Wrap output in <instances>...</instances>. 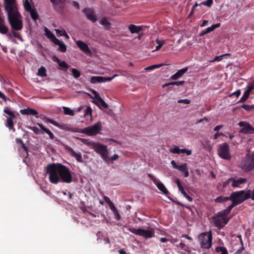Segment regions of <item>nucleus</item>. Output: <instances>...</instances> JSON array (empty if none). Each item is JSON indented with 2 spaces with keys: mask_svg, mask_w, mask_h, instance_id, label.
I'll return each instance as SVG.
<instances>
[{
  "mask_svg": "<svg viewBox=\"0 0 254 254\" xmlns=\"http://www.w3.org/2000/svg\"><path fill=\"white\" fill-rule=\"evenodd\" d=\"M45 171L49 176L50 182L53 184H69L72 182V176L69 168L62 164H49L45 167Z\"/></svg>",
  "mask_w": 254,
  "mask_h": 254,
  "instance_id": "f257e3e1",
  "label": "nucleus"
},
{
  "mask_svg": "<svg viewBox=\"0 0 254 254\" xmlns=\"http://www.w3.org/2000/svg\"><path fill=\"white\" fill-rule=\"evenodd\" d=\"M4 7L7 13V19L11 29L19 31L22 29V16L19 12L16 0H3Z\"/></svg>",
  "mask_w": 254,
  "mask_h": 254,
  "instance_id": "f03ea898",
  "label": "nucleus"
},
{
  "mask_svg": "<svg viewBox=\"0 0 254 254\" xmlns=\"http://www.w3.org/2000/svg\"><path fill=\"white\" fill-rule=\"evenodd\" d=\"M82 142L85 144H87L92 146V148L95 152L99 154L102 158L106 162H109V158L108 157L109 151L107 146L100 143L94 142H88L87 139H80Z\"/></svg>",
  "mask_w": 254,
  "mask_h": 254,
  "instance_id": "7ed1b4c3",
  "label": "nucleus"
},
{
  "mask_svg": "<svg viewBox=\"0 0 254 254\" xmlns=\"http://www.w3.org/2000/svg\"><path fill=\"white\" fill-rule=\"evenodd\" d=\"M251 190H249L247 192L244 190L233 192L231 194V198L232 202L238 205L250 197Z\"/></svg>",
  "mask_w": 254,
  "mask_h": 254,
  "instance_id": "20e7f679",
  "label": "nucleus"
},
{
  "mask_svg": "<svg viewBox=\"0 0 254 254\" xmlns=\"http://www.w3.org/2000/svg\"><path fill=\"white\" fill-rule=\"evenodd\" d=\"M198 239L202 248L208 249L211 247L212 240L211 231L201 233L199 235Z\"/></svg>",
  "mask_w": 254,
  "mask_h": 254,
  "instance_id": "39448f33",
  "label": "nucleus"
},
{
  "mask_svg": "<svg viewBox=\"0 0 254 254\" xmlns=\"http://www.w3.org/2000/svg\"><path fill=\"white\" fill-rule=\"evenodd\" d=\"M101 128V123L98 122L93 126L83 128L80 132L86 134L89 136L94 135L99 133Z\"/></svg>",
  "mask_w": 254,
  "mask_h": 254,
  "instance_id": "423d86ee",
  "label": "nucleus"
},
{
  "mask_svg": "<svg viewBox=\"0 0 254 254\" xmlns=\"http://www.w3.org/2000/svg\"><path fill=\"white\" fill-rule=\"evenodd\" d=\"M209 219L211 224L218 230L222 228V211L218 212Z\"/></svg>",
  "mask_w": 254,
  "mask_h": 254,
  "instance_id": "0eeeda50",
  "label": "nucleus"
},
{
  "mask_svg": "<svg viewBox=\"0 0 254 254\" xmlns=\"http://www.w3.org/2000/svg\"><path fill=\"white\" fill-rule=\"evenodd\" d=\"M148 177L151 181H152L154 184L157 186L158 189L164 194L167 195L170 193L164 184L162 183L160 180L157 179L154 175L151 174H148Z\"/></svg>",
  "mask_w": 254,
  "mask_h": 254,
  "instance_id": "6e6552de",
  "label": "nucleus"
},
{
  "mask_svg": "<svg viewBox=\"0 0 254 254\" xmlns=\"http://www.w3.org/2000/svg\"><path fill=\"white\" fill-rule=\"evenodd\" d=\"M238 126L242 127L240 133L243 134L254 133V127H253L248 122L242 121L238 123Z\"/></svg>",
  "mask_w": 254,
  "mask_h": 254,
  "instance_id": "1a4fd4ad",
  "label": "nucleus"
},
{
  "mask_svg": "<svg viewBox=\"0 0 254 254\" xmlns=\"http://www.w3.org/2000/svg\"><path fill=\"white\" fill-rule=\"evenodd\" d=\"M82 12L85 14L87 18L92 22H95L97 21V17L92 9L88 7L85 8L82 10Z\"/></svg>",
  "mask_w": 254,
  "mask_h": 254,
  "instance_id": "9d476101",
  "label": "nucleus"
},
{
  "mask_svg": "<svg viewBox=\"0 0 254 254\" xmlns=\"http://www.w3.org/2000/svg\"><path fill=\"white\" fill-rule=\"evenodd\" d=\"M47 122L49 123L54 125L55 126H56L61 129L65 130L66 131H69L70 130V127L67 124H60V123H58L57 122H56L54 120H53L52 119H48L47 120Z\"/></svg>",
  "mask_w": 254,
  "mask_h": 254,
  "instance_id": "9b49d317",
  "label": "nucleus"
},
{
  "mask_svg": "<svg viewBox=\"0 0 254 254\" xmlns=\"http://www.w3.org/2000/svg\"><path fill=\"white\" fill-rule=\"evenodd\" d=\"M138 236H142L146 239L152 238L154 236V232L152 230L140 228Z\"/></svg>",
  "mask_w": 254,
  "mask_h": 254,
  "instance_id": "f8f14e48",
  "label": "nucleus"
},
{
  "mask_svg": "<svg viewBox=\"0 0 254 254\" xmlns=\"http://www.w3.org/2000/svg\"><path fill=\"white\" fill-rule=\"evenodd\" d=\"M76 44L79 48L85 53L89 54L91 53V51L87 44L82 41H77Z\"/></svg>",
  "mask_w": 254,
  "mask_h": 254,
  "instance_id": "ddd939ff",
  "label": "nucleus"
},
{
  "mask_svg": "<svg viewBox=\"0 0 254 254\" xmlns=\"http://www.w3.org/2000/svg\"><path fill=\"white\" fill-rule=\"evenodd\" d=\"M52 59L53 61L57 62L59 64L61 69L66 71V70L68 68L69 66L64 61H62L56 56H54Z\"/></svg>",
  "mask_w": 254,
  "mask_h": 254,
  "instance_id": "4468645a",
  "label": "nucleus"
},
{
  "mask_svg": "<svg viewBox=\"0 0 254 254\" xmlns=\"http://www.w3.org/2000/svg\"><path fill=\"white\" fill-rule=\"evenodd\" d=\"M176 183L177 185V186L179 188V190L181 192V193L183 194L184 196L186 197L189 201H191L192 200V198L189 196L186 191L185 190L184 188L182 187L181 183L180 182V179H177L176 181Z\"/></svg>",
  "mask_w": 254,
  "mask_h": 254,
  "instance_id": "2eb2a0df",
  "label": "nucleus"
},
{
  "mask_svg": "<svg viewBox=\"0 0 254 254\" xmlns=\"http://www.w3.org/2000/svg\"><path fill=\"white\" fill-rule=\"evenodd\" d=\"M188 67L186 66L179 70L176 73L172 75L171 78L174 80H177L179 78L182 77L186 72H187L188 70Z\"/></svg>",
  "mask_w": 254,
  "mask_h": 254,
  "instance_id": "dca6fc26",
  "label": "nucleus"
},
{
  "mask_svg": "<svg viewBox=\"0 0 254 254\" xmlns=\"http://www.w3.org/2000/svg\"><path fill=\"white\" fill-rule=\"evenodd\" d=\"M235 239L237 240V243H241V247H239L236 252L234 253V254H241L245 249L244 247V243L242 239V236L241 235H238L235 237Z\"/></svg>",
  "mask_w": 254,
  "mask_h": 254,
  "instance_id": "f3484780",
  "label": "nucleus"
},
{
  "mask_svg": "<svg viewBox=\"0 0 254 254\" xmlns=\"http://www.w3.org/2000/svg\"><path fill=\"white\" fill-rule=\"evenodd\" d=\"M20 113L22 115H33L35 116H36L38 114V112L36 110L29 107H28L26 109L20 110Z\"/></svg>",
  "mask_w": 254,
  "mask_h": 254,
  "instance_id": "a211bd4d",
  "label": "nucleus"
},
{
  "mask_svg": "<svg viewBox=\"0 0 254 254\" xmlns=\"http://www.w3.org/2000/svg\"><path fill=\"white\" fill-rule=\"evenodd\" d=\"M231 159L229 147L226 143H223V159L230 160Z\"/></svg>",
  "mask_w": 254,
  "mask_h": 254,
  "instance_id": "6ab92c4d",
  "label": "nucleus"
},
{
  "mask_svg": "<svg viewBox=\"0 0 254 254\" xmlns=\"http://www.w3.org/2000/svg\"><path fill=\"white\" fill-rule=\"evenodd\" d=\"M229 181H232V186L233 187H238L240 184H243L247 182V179L245 178H240L237 180L233 179L230 178L228 180Z\"/></svg>",
  "mask_w": 254,
  "mask_h": 254,
  "instance_id": "aec40b11",
  "label": "nucleus"
},
{
  "mask_svg": "<svg viewBox=\"0 0 254 254\" xmlns=\"http://www.w3.org/2000/svg\"><path fill=\"white\" fill-rule=\"evenodd\" d=\"M67 150L70 152V155L74 157L76 160L79 162H82L83 160L82 158V156L80 153H76L74 151V150L71 147H68L67 148Z\"/></svg>",
  "mask_w": 254,
  "mask_h": 254,
  "instance_id": "412c9836",
  "label": "nucleus"
},
{
  "mask_svg": "<svg viewBox=\"0 0 254 254\" xmlns=\"http://www.w3.org/2000/svg\"><path fill=\"white\" fill-rule=\"evenodd\" d=\"M128 29L131 33H138L143 30V27L130 24L128 26Z\"/></svg>",
  "mask_w": 254,
  "mask_h": 254,
  "instance_id": "4be33fe9",
  "label": "nucleus"
},
{
  "mask_svg": "<svg viewBox=\"0 0 254 254\" xmlns=\"http://www.w3.org/2000/svg\"><path fill=\"white\" fill-rule=\"evenodd\" d=\"M187 166V164L184 163L181 165H179L178 168L177 169L184 173V176L185 178L188 177L189 175V173Z\"/></svg>",
  "mask_w": 254,
  "mask_h": 254,
  "instance_id": "5701e85b",
  "label": "nucleus"
},
{
  "mask_svg": "<svg viewBox=\"0 0 254 254\" xmlns=\"http://www.w3.org/2000/svg\"><path fill=\"white\" fill-rule=\"evenodd\" d=\"M44 31L45 32L46 36L50 39L53 43H54L58 39L55 35L50 31L47 27H45L44 29ZM58 41H57V42Z\"/></svg>",
  "mask_w": 254,
  "mask_h": 254,
  "instance_id": "b1692460",
  "label": "nucleus"
},
{
  "mask_svg": "<svg viewBox=\"0 0 254 254\" xmlns=\"http://www.w3.org/2000/svg\"><path fill=\"white\" fill-rule=\"evenodd\" d=\"M4 19L0 18V33L2 34H5L8 32V28L4 25Z\"/></svg>",
  "mask_w": 254,
  "mask_h": 254,
  "instance_id": "393cba45",
  "label": "nucleus"
},
{
  "mask_svg": "<svg viewBox=\"0 0 254 254\" xmlns=\"http://www.w3.org/2000/svg\"><path fill=\"white\" fill-rule=\"evenodd\" d=\"M54 43L56 45H59V50L63 53H64L66 51V46L62 41H60L58 39Z\"/></svg>",
  "mask_w": 254,
  "mask_h": 254,
  "instance_id": "a878e982",
  "label": "nucleus"
},
{
  "mask_svg": "<svg viewBox=\"0 0 254 254\" xmlns=\"http://www.w3.org/2000/svg\"><path fill=\"white\" fill-rule=\"evenodd\" d=\"M37 125L44 132H46L49 135V137L51 139H53L54 138L55 136L53 133L49 129L46 128L41 124L38 123Z\"/></svg>",
  "mask_w": 254,
  "mask_h": 254,
  "instance_id": "bb28decb",
  "label": "nucleus"
},
{
  "mask_svg": "<svg viewBox=\"0 0 254 254\" xmlns=\"http://www.w3.org/2000/svg\"><path fill=\"white\" fill-rule=\"evenodd\" d=\"M28 12L30 13V16L31 18L33 19L34 21H36L39 18V15L38 12H37L36 8L33 6V9Z\"/></svg>",
  "mask_w": 254,
  "mask_h": 254,
  "instance_id": "cd10ccee",
  "label": "nucleus"
},
{
  "mask_svg": "<svg viewBox=\"0 0 254 254\" xmlns=\"http://www.w3.org/2000/svg\"><path fill=\"white\" fill-rule=\"evenodd\" d=\"M103 76H93L90 78V82L93 84L103 82Z\"/></svg>",
  "mask_w": 254,
  "mask_h": 254,
  "instance_id": "c85d7f7f",
  "label": "nucleus"
},
{
  "mask_svg": "<svg viewBox=\"0 0 254 254\" xmlns=\"http://www.w3.org/2000/svg\"><path fill=\"white\" fill-rule=\"evenodd\" d=\"M232 250H231L230 252V253L235 252H236L237 250L239 248V247H241V243H237V240L234 239L232 243Z\"/></svg>",
  "mask_w": 254,
  "mask_h": 254,
  "instance_id": "c756f323",
  "label": "nucleus"
},
{
  "mask_svg": "<svg viewBox=\"0 0 254 254\" xmlns=\"http://www.w3.org/2000/svg\"><path fill=\"white\" fill-rule=\"evenodd\" d=\"M3 112L9 116L8 118H16L15 114L10 111V108L8 107H5L3 110Z\"/></svg>",
  "mask_w": 254,
  "mask_h": 254,
  "instance_id": "7c9ffc66",
  "label": "nucleus"
},
{
  "mask_svg": "<svg viewBox=\"0 0 254 254\" xmlns=\"http://www.w3.org/2000/svg\"><path fill=\"white\" fill-rule=\"evenodd\" d=\"M47 70L46 68L41 66L40 68L38 69L37 75L41 77H45L47 76L46 74Z\"/></svg>",
  "mask_w": 254,
  "mask_h": 254,
  "instance_id": "2f4dec72",
  "label": "nucleus"
},
{
  "mask_svg": "<svg viewBox=\"0 0 254 254\" xmlns=\"http://www.w3.org/2000/svg\"><path fill=\"white\" fill-rule=\"evenodd\" d=\"M63 109L65 115L71 116H73L74 115V111L70 108L64 106L63 107Z\"/></svg>",
  "mask_w": 254,
  "mask_h": 254,
  "instance_id": "473e14b6",
  "label": "nucleus"
},
{
  "mask_svg": "<svg viewBox=\"0 0 254 254\" xmlns=\"http://www.w3.org/2000/svg\"><path fill=\"white\" fill-rule=\"evenodd\" d=\"M235 206H237L233 202L228 206L226 209H223V215H227Z\"/></svg>",
  "mask_w": 254,
  "mask_h": 254,
  "instance_id": "72a5a7b5",
  "label": "nucleus"
},
{
  "mask_svg": "<svg viewBox=\"0 0 254 254\" xmlns=\"http://www.w3.org/2000/svg\"><path fill=\"white\" fill-rule=\"evenodd\" d=\"M185 81H173L165 84L164 86H167L169 85H183L185 83Z\"/></svg>",
  "mask_w": 254,
  "mask_h": 254,
  "instance_id": "f704fd0d",
  "label": "nucleus"
},
{
  "mask_svg": "<svg viewBox=\"0 0 254 254\" xmlns=\"http://www.w3.org/2000/svg\"><path fill=\"white\" fill-rule=\"evenodd\" d=\"M14 118H8L6 120V126L9 128V129H11L13 127V119Z\"/></svg>",
  "mask_w": 254,
  "mask_h": 254,
  "instance_id": "c9c22d12",
  "label": "nucleus"
},
{
  "mask_svg": "<svg viewBox=\"0 0 254 254\" xmlns=\"http://www.w3.org/2000/svg\"><path fill=\"white\" fill-rule=\"evenodd\" d=\"M71 72H72L73 76L75 78H78L81 75L80 72L76 68H72Z\"/></svg>",
  "mask_w": 254,
  "mask_h": 254,
  "instance_id": "e433bc0d",
  "label": "nucleus"
},
{
  "mask_svg": "<svg viewBox=\"0 0 254 254\" xmlns=\"http://www.w3.org/2000/svg\"><path fill=\"white\" fill-rule=\"evenodd\" d=\"M250 94H249L246 91H245L243 95L241 98L240 100L238 102V103H242V102H245L249 97Z\"/></svg>",
  "mask_w": 254,
  "mask_h": 254,
  "instance_id": "4c0bfd02",
  "label": "nucleus"
},
{
  "mask_svg": "<svg viewBox=\"0 0 254 254\" xmlns=\"http://www.w3.org/2000/svg\"><path fill=\"white\" fill-rule=\"evenodd\" d=\"M178 247H180V248L182 250V253H184L185 252H188V246L184 244V243L181 242L179 245H176Z\"/></svg>",
  "mask_w": 254,
  "mask_h": 254,
  "instance_id": "58836bf2",
  "label": "nucleus"
},
{
  "mask_svg": "<svg viewBox=\"0 0 254 254\" xmlns=\"http://www.w3.org/2000/svg\"><path fill=\"white\" fill-rule=\"evenodd\" d=\"M24 6L25 9L27 11H29L33 9V7L32 6L31 3H30L28 0H25V2L24 3Z\"/></svg>",
  "mask_w": 254,
  "mask_h": 254,
  "instance_id": "ea45409f",
  "label": "nucleus"
},
{
  "mask_svg": "<svg viewBox=\"0 0 254 254\" xmlns=\"http://www.w3.org/2000/svg\"><path fill=\"white\" fill-rule=\"evenodd\" d=\"M100 24L105 27H109L110 23L108 21L106 18H103L100 21Z\"/></svg>",
  "mask_w": 254,
  "mask_h": 254,
  "instance_id": "a19ab883",
  "label": "nucleus"
},
{
  "mask_svg": "<svg viewBox=\"0 0 254 254\" xmlns=\"http://www.w3.org/2000/svg\"><path fill=\"white\" fill-rule=\"evenodd\" d=\"M162 65V64H154L146 67L145 69L146 70H152L155 68H159Z\"/></svg>",
  "mask_w": 254,
  "mask_h": 254,
  "instance_id": "79ce46f5",
  "label": "nucleus"
},
{
  "mask_svg": "<svg viewBox=\"0 0 254 254\" xmlns=\"http://www.w3.org/2000/svg\"><path fill=\"white\" fill-rule=\"evenodd\" d=\"M253 89H254V79L253 80L251 83L249 84V85L248 86V88L245 91L248 92L249 94H250L251 92Z\"/></svg>",
  "mask_w": 254,
  "mask_h": 254,
  "instance_id": "37998d69",
  "label": "nucleus"
},
{
  "mask_svg": "<svg viewBox=\"0 0 254 254\" xmlns=\"http://www.w3.org/2000/svg\"><path fill=\"white\" fill-rule=\"evenodd\" d=\"M66 0H50L51 2L54 5L63 4Z\"/></svg>",
  "mask_w": 254,
  "mask_h": 254,
  "instance_id": "c03bdc74",
  "label": "nucleus"
},
{
  "mask_svg": "<svg viewBox=\"0 0 254 254\" xmlns=\"http://www.w3.org/2000/svg\"><path fill=\"white\" fill-rule=\"evenodd\" d=\"M140 229V228H138L137 229H136L135 228H134L132 227L129 228L128 229V230L130 232H131V233H133V234H134L135 235H138L139 233V232Z\"/></svg>",
  "mask_w": 254,
  "mask_h": 254,
  "instance_id": "a18cd8bd",
  "label": "nucleus"
},
{
  "mask_svg": "<svg viewBox=\"0 0 254 254\" xmlns=\"http://www.w3.org/2000/svg\"><path fill=\"white\" fill-rule=\"evenodd\" d=\"M117 76V74L114 75L112 77H103V82L111 81L115 77Z\"/></svg>",
  "mask_w": 254,
  "mask_h": 254,
  "instance_id": "49530a36",
  "label": "nucleus"
},
{
  "mask_svg": "<svg viewBox=\"0 0 254 254\" xmlns=\"http://www.w3.org/2000/svg\"><path fill=\"white\" fill-rule=\"evenodd\" d=\"M180 149L178 146H175L174 148L170 149V152L173 153L180 154Z\"/></svg>",
  "mask_w": 254,
  "mask_h": 254,
  "instance_id": "de8ad7c7",
  "label": "nucleus"
},
{
  "mask_svg": "<svg viewBox=\"0 0 254 254\" xmlns=\"http://www.w3.org/2000/svg\"><path fill=\"white\" fill-rule=\"evenodd\" d=\"M98 101L100 102L102 107L104 108L107 109L108 108V105L105 102V101L101 98H99Z\"/></svg>",
  "mask_w": 254,
  "mask_h": 254,
  "instance_id": "09e8293b",
  "label": "nucleus"
},
{
  "mask_svg": "<svg viewBox=\"0 0 254 254\" xmlns=\"http://www.w3.org/2000/svg\"><path fill=\"white\" fill-rule=\"evenodd\" d=\"M92 112V110L91 108V107H87L85 111L84 116H89V115L91 116Z\"/></svg>",
  "mask_w": 254,
  "mask_h": 254,
  "instance_id": "8fccbe9b",
  "label": "nucleus"
},
{
  "mask_svg": "<svg viewBox=\"0 0 254 254\" xmlns=\"http://www.w3.org/2000/svg\"><path fill=\"white\" fill-rule=\"evenodd\" d=\"M213 0H207L206 1H203L201 3V4L206 5L208 7L210 6L212 4Z\"/></svg>",
  "mask_w": 254,
  "mask_h": 254,
  "instance_id": "3c124183",
  "label": "nucleus"
},
{
  "mask_svg": "<svg viewBox=\"0 0 254 254\" xmlns=\"http://www.w3.org/2000/svg\"><path fill=\"white\" fill-rule=\"evenodd\" d=\"M109 206L113 213H117V209L112 202L109 204Z\"/></svg>",
  "mask_w": 254,
  "mask_h": 254,
  "instance_id": "603ef678",
  "label": "nucleus"
},
{
  "mask_svg": "<svg viewBox=\"0 0 254 254\" xmlns=\"http://www.w3.org/2000/svg\"><path fill=\"white\" fill-rule=\"evenodd\" d=\"M239 108H242L248 112L251 111L250 105L247 104H243L240 106Z\"/></svg>",
  "mask_w": 254,
  "mask_h": 254,
  "instance_id": "864d4df0",
  "label": "nucleus"
},
{
  "mask_svg": "<svg viewBox=\"0 0 254 254\" xmlns=\"http://www.w3.org/2000/svg\"><path fill=\"white\" fill-rule=\"evenodd\" d=\"M0 98H2L4 101H11V100L7 98L2 92L0 91Z\"/></svg>",
  "mask_w": 254,
  "mask_h": 254,
  "instance_id": "5fc2aeb1",
  "label": "nucleus"
},
{
  "mask_svg": "<svg viewBox=\"0 0 254 254\" xmlns=\"http://www.w3.org/2000/svg\"><path fill=\"white\" fill-rule=\"evenodd\" d=\"M178 102L179 103L189 104L190 103V101L188 99H180L178 100Z\"/></svg>",
  "mask_w": 254,
  "mask_h": 254,
  "instance_id": "6e6d98bb",
  "label": "nucleus"
},
{
  "mask_svg": "<svg viewBox=\"0 0 254 254\" xmlns=\"http://www.w3.org/2000/svg\"><path fill=\"white\" fill-rule=\"evenodd\" d=\"M240 94H241V90L238 89V90H236L235 92L229 95V96L231 97L233 95H235L237 97H238L240 95Z\"/></svg>",
  "mask_w": 254,
  "mask_h": 254,
  "instance_id": "4d7b16f0",
  "label": "nucleus"
},
{
  "mask_svg": "<svg viewBox=\"0 0 254 254\" xmlns=\"http://www.w3.org/2000/svg\"><path fill=\"white\" fill-rule=\"evenodd\" d=\"M30 128L36 134H39L40 132V129L36 127H31Z\"/></svg>",
  "mask_w": 254,
  "mask_h": 254,
  "instance_id": "13d9d810",
  "label": "nucleus"
},
{
  "mask_svg": "<svg viewBox=\"0 0 254 254\" xmlns=\"http://www.w3.org/2000/svg\"><path fill=\"white\" fill-rule=\"evenodd\" d=\"M218 154L219 157L222 158V144H220L219 146Z\"/></svg>",
  "mask_w": 254,
  "mask_h": 254,
  "instance_id": "bf43d9fd",
  "label": "nucleus"
},
{
  "mask_svg": "<svg viewBox=\"0 0 254 254\" xmlns=\"http://www.w3.org/2000/svg\"><path fill=\"white\" fill-rule=\"evenodd\" d=\"M174 202L177 205H178L179 206H184V207H185L186 208H188L189 210H191L190 207L189 206L184 205L183 203H182L181 202H180L179 201H175Z\"/></svg>",
  "mask_w": 254,
  "mask_h": 254,
  "instance_id": "052dcab7",
  "label": "nucleus"
},
{
  "mask_svg": "<svg viewBox=\"0 0 254 254\" xmlns=\"http://www.w3.org/2000/svg\"><path fill=\"white\" fill-rule=\"evenodd\" d=\"M119 155L115 154L113 156H112L110 158H109V161H111L112 163H113L114 161L117 160L119 158Z\"/></svg>",
  "mask_w": 254,
  "mask_h": 254,
  "instance_id": "680f3d73",
  "label": "nucleus"
},
{
  "mask_svg": "<svg viewBox=\"0 0 254 254\" xmlns=\"http://www.w3.org/2000/svg\"><path fill=\"white\" fill-rule=\"evenodd\" d=\"M229 219L230 218L228 217L227 215H223V227L228 223Z\"/></svg>",
  "mask_w": 254,
  "mask_h": 254,
  "instance_id": "e2e57ef3",
  "label": "nucleus"
},
{
  "mask_svg": "<svg viewBox=\"0 0 254 254\" xmlns=\"http://www.w3.org/2000/svg\"><path fill=\"white\" fill-rule=\"evenodd\" d=\"M222 60V55H221L218 56H215V58L213 60L211 61V62H215V61H220Z\"/></svg>",
  "mask_w": 254,
  "mask_h": 254,
  "instance_id": "0e129e2a",
  "label": "nucleus"
},
{
  "mask_svg": "<svg viewBox=\"0 0 254 254\" xmlns=\"http://www.w3.org/2000/svg\"><path fill=\"white\" fill-rule=\"evenodd\" d=\"M92 93H93V94L95 95V98L98 101L99 100V98H101V97L100 96L99 93L94 90Z\"/></svg>",
  "mask_w": 254,
  "mask_h": 254,
  "instance_id": "69168bd1",
  "label": "nucleus"
},
{
  "mask_svg": "<svg viewBox=\"0 0 254 254\" xmlns=\"http://www.w3.org/2000/svg\"><path fill=\"white\" fill-rule=\"evenodd\" d=\"M22 148L23 149L24 151L26 153L27 155H28V148L26 146L25 144L23 142L21 144Z\"/></svg>",
  "mask_w": 254,
  "mask_h": 254,
  "instance_id": "338daca9",
  "label": "nucleus"
},
{
  "mask_svg": "<svg viewBox=\"0 0 254 254\" xmlns=\"http://www.w3.org/2000/svg\"><path fill=\"white\" fill-rule=\"evenodd\" d=\"M72 5L74 7L77 8L78 9H79L80 6L78 2L76 1H72Z\"/></svg>",
  "mask_w": 254,
  "mask_h": 254,
  "instance_id": "774afa93",
  "label": "nucleus"
}]
</instances>
